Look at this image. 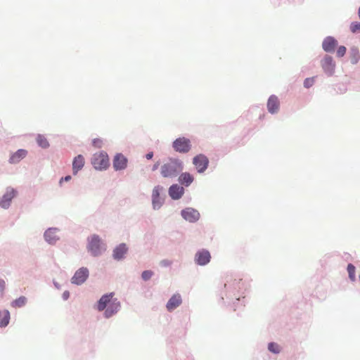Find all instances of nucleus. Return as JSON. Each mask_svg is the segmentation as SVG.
Here are the masks:
<instances>
[{
	"mask_svg": "<svg viewBox=\"0 0 360 360\" xmlns=\"http://www.w3.org/2000/svg\"><path fill=\"white\" fill-rule=\"evenodd\" d=\"M112 294H106L101 297L98 304V309L103 311L105 309V316L107 318L110 317L112 314L117 312L120 307V303L115 301H112Z\"/></svg>",
	"mask_w": 360,
	"mask_h": 360,
	"instance_id": "obj_1",
	"label": "nucleus"
},
{
	"mask_svg": "<svg viewBox=\"0 0 360 360\" xmlns=\"http://www.w3.org/2000/svg\"><path fill=\"white\" fill-rule=\"evenodd\" d=\"M183 169L182 163L178 160H170L161 167V174L165 178L176 176Z\"/></svg>",
	"mask_w": 360,
	"mask_h": 360,
	"instance_id": "obj_2",
	"label": "nucleus"
},
{
	"mask_svg": "<svg viewBox=\"0 0 360 360\" xmlns=\"http://www.w3.org/2000/svg\"><path fill=\"white\" fill-rule=\"evenodd\" d=\"M92 165L96 169H105L109 166L108 155L105 152H100L94 155Z\"/></svg>",
	"mask_w": 360,
	"mask_h": 360,
	"instance_id": "obj_3",
	"label": "nucleus"
},
{
	"mask_svg": "<svg viewBox=\"0 0 360 360\" xmlns=\"http://www.w3.org/2000/svg\"><path fill=\"white\" fill-rule=\"evenodd\" d=\"M173 148L176 152L186 153L191 150V141L185 137L178 138L173 142Z\"/></svg>",
	"mask_w": 360,
	"mask_h": 360,
	"instance_id": "obj_4",
	"label": "nucleus"
},
{
	"mask_svg": "<svg viewBox=\"0 0 360 360\" xmlns=\"http://www.w3.org/2000/svg\"><path fill=\"white\" fill-rule=\"evenodd\" d=\"M193 164L199 173H202L208 167L209 160L205 155L199 154L193 158Z\"/></svg>",
	"mask_w": 360,
	"mask_h": 360,
	"instance_id": "obj_5",
	"label": "nucleus"
},
{
	"mask_svg": "<svg viewBox=\"0 0 360 360\" xmlns=\"http://www.w3.org/2000/svg\"><path fill=\"white\" fill-rule=\"evenodd\" d=\"M88 250L94 256H97L101 252V240L98 236L94 235L89 240Z\"/></svg>",
	"mask_w": 360,
	"mask_h": 360,
	"instance_id": "obj_6",
	"label": "nucleus"
},
{
	"mask_svg": "<svg viewBox=\"0 0 360 360\" xmlns=\"http://www.w3.org/2000/svg\"><path fill=\"white\" fill-rule=\"evenodd\" d=\"M89 276V271L86 268L82 267L78 269L72 276V283L77 285L83 283Z\"/></svg>",
	"mask_w": 360,
	"mask_h": 360,
	"instance_id": "obj_7",
	"label": "nucleus"
},
{
	"mask_svg": "<svg viewBox=\"0 0 360 360\" xmlns=\"http://www.w3.org/2000/svg\"><path fill=\"white\" fill-rule=\"evenodd\" d=\"M181 216L189 222H195L200 218V213L193 208L187 207L181 211Z\"/></svg>",
	"mask_w": 360,
	"mask_h": 360,
	"instance_id": "obj_8",
	"label": "nucleus"
},
{
	"mask_svg": "<svg viewBox=\"0 0 360 360\" xmlns=\"http://www.w3.org/2000/svg\"><path fill=\"white\" fill-rule=\"evenodd\" d=\"M16 192L12 188H8L6 193L2 196L0 200V206L4 209L10 206L12 199L15 196Z\"/></svg>",
	"mask_w": 360,
	"mask_h": 360,
	"instance_id": "obj_9",
	"label": "nucleus"
},
{
	"mask_svg": "<svg viewBox=\"0 0 360 360\" xmlns=\"http://www.w3.org/2000/svg\"><path fill=\"white\" fill-rule=\"evenodd\" d=\"M127 159L124 155L117 153L113 159V167L115 170L124 169L127 166Z\"/></svg>",
	"mask_w": 360,
	"mask_h": 360,
	"instance_id": "obj_10",
	"label": "nucleus"
},
{
	"mask_svg": "<svg viewBox=\"0 0 360 360\" xmlns=\"http://www.w3.org/2000/svg\"><path fill=\"white\" fill-rule=\"evenodd\" d=\"M162 188L160 186H155L153 189L152 203L155 210L159 209L162 205L163 200L160 196V192L162 191Z\"/></svg>",
	"mask_w": 360,
	"mask_h": 360,
	"instance_id": "obj_11",
	"label": "nucleus"
},
{
	"mask_svg": "<svg viewBox=\"0 0 360 360\" xmlns=\"http://www.w3.org/2000/svg\"><path fill=\"white\" fill-rule=\"evenodd\" d=\"M210 254L207 250H202L195 255V261L199 265H205L210 261Z\"/></svg>",
	"mask_w": 360,
	"mask_h": 360,
	"instance_id": "obj_12",
	"label": "nucleus"
},
{
	"mask_svg": "<svg viewBox=\"0 0 360 360\" xmlns=\"http://www.w3.org/2000/svg\"><path fill=\"white\" fill-rule=\"evenodd\" d=\"M184 193V189L182 186L178 184H174L169 188V194L174 200H178L181 198Z\"/></svg>",
	"mask_w": 360,
	"mask_h": 360,
	"instance_id": "obj_13",
	"label": "nucleus"
},
{
	"mask_svg": "<svg viewBox=\"0 0 360 360\" xmlns=\"http://www.w3.org/2000/svg\"><path fill=\"white\" fill-rule=\"evenodd\" d=\"M321 65L326 73L329 75L333 74L335 68V63L333 62L332 57L326 56L322 60Z\"/></svg>",
	"mask_w": 360,
	"mask_h": 360,
	"instance_id": "obj_14",
	"label": "nucleus"
},
{
	"mask_svg": "<svg viewBox=\"0 0 360 360\" xmlns=\"http://www.w3.org/2000/svg\"><path fill=\"white\" fill-rule=\"evenodd\" d=\"M280 106V102L277 96L272 95L269 97L267 102V108L269 112L275 113L276 112Z\"/></svg>",
	"mask_w": 360,
	"mask_h": 360,
	"instance_id": "obj_15",
	"label": "nucleus"
},
{
	"mask_svg": "<svg viewBox=\"0 0 360 360\" xmlns=\"http://www.w3.org/2000/svg\"><path fill=\"white\" fill-rule=\"evenodd\" d=\"M338 42L333 37H328L323 40L322 47L326 52H333Z\"/></svg>",
	"mask_w": 360,
	"mask_h": 360,
	"instance_id": "obj_16",
	"label": "nucleus"
},
{
	"mask_svg": "<svg viewBox=\"0 0 360 360\" xmlns=\"http://www.w3.org/2000/svg\"><path fill=\"white\" fill-rule=\"evenodd\" d=\"M84 165V158L82 155L76 156L72 162L73 174L76 175L77 172L82 169Z\"/></svg>",
	"mask_w": 360,
	"mask_h": 360,
	"instance_id": "obj_17",
	"label": "nucleus"
},
{
	"mask_svg": "<svg viewBox=\"0 0 360 360\" xmlns=\"http://www.w3.org/2000/svg\"><path fill=\"white\" fill-rule=\"evenodd\" d=\"M181 303V298L179 295H174L167 304V308L172 311L176 308Z\"/></svg>",
	"mask_w": 360,
	"mask_h": 360,
	"instance_id": "obj_18",
	"label": "nucleus"
},
{
	"mask_svg": "<svg viewBox=\"0 0 360 360\" xmlns=\"http://www.w3.org/2000/svg\"><path fill=\"white\" fill-rule=\"evenodd\" d=\"M27 150L23 149H20L15 153H13L9 160L10 163L15 164L20 162L22 159H23L27 155Z\"/></svg>",
	"mask_w": 360,
	"mask_h": 360,
	"instance_id": "obj_19",
	"label": "nucleus"
},
{
	"mask_svg": "<svg viewBox=\"0 0 360 360\" xmlns=\"http://www.w3.org/2000/svg\"><path fill=\"white\" fill-rule=\"evenodd\" d=\"M127 252V248L125 244H120L113 251V257L116 259H120Z\"/></svg>",
	"mask_w": 360,
	"mask_h": 360,
	"instance_id": "obj_20",
	"label": "nucleus"
},
{
	"mask_svg": "<svg viewBox=\"0 0 360 360\" xmlns=\"http://www.w3.org/2000/svg\"><path fill=\"white\" fill-rule=\"evenodd\" d=\"M45 240L49 243H53L58 239V236L56 235V229H49L44 233Z\"/></svg>",
	"mask_w": 360,
	"mask_h": 360,
	"instance_id": "obj_21",
	"label": "nucleus"
},
{
	"mask_svg": "<svg viewBox=\"0 0 360 360\" xmlns=\"http://www.w3.org/2000/svg\"><path fill=\"white\" fill-rule=\"evenodd\" d=\"M179 181L181 184L188 186L193 181V177L190 173L184 172L180 175Z\"/></svg>",
	"mask_w": 360,
	"mask_h": 360,
	"instance_id": "obj_22",
	"label": "nucleus"
},
{
	"mask_svg": "<svg viewBox=\"0 0 360 360\" xmlns=\"http://www.w3.org/2000/svg\"><path fill=\"white\" fill-rule=\"evenodd\" d=\"M10 321V313L8 310L0 311V327L8 326Z\"/></svg>",
	"mask_w": 360,
	"mask_h": 360,
	"instance_id": "obj_23",
	"label": "nucleus"
},
{
	"mask_svg": "<svg viewBox=\"0 0 360 360\" xmlns=\"http://www.w3.org/2000/svg\"><path fill=\"white\" fill-rule=\"evenodd\" d=\"M350 54L352 63H356L359 58V49L356 47H353L350 50Z\"/></svg>",
	"mask_w": 360,
	"mask_h": 360,
	"instance_id": "obj_24",
	"label": "nucleus"
},
{
	"mask_svg": "<svg viewBox=\"0 0 360 360\" xmlns=\"http://www.w3.org/2000/svg\"><path fill=\"white\" fill-rule=\"evenodd\" d=\"M347 271L349 274V277L352 281L355 280V266L352 264H349L347 266Z\"/></svg>",
	"mask_w": 360,
	"mask_h": 360,
	"instance_id": "obj_25",
	"label": "nucleus"
},
{
	"mask_svg": "<svg viewBox=\"0 0 360 360\" xmlns=\"http://www.w3.org/2000/svg\"><path fill=\"white\" fill-rule=\"evenodd\" d=\"M26 302V298L25 297H20L18 300L13 302L12 305L15 307H20L25 305Z\"/></svg>",
	"mask_w": 360,
	"mask_h": 360,
	"instance_id": "obj_26",
	"label": "nucleus"
},
{
	"mask_svg": "<svg viewBox=\"0 0 360 360\" xmlns=\"http://www.w3.org/2000/svg\"><path fill=\"white\" fill-rule=\"evenodd\" d=\"M37 141L38 144L40 146H41L42 148H47L49 145L47 139L42 136H39L37 137Z\"/></svg>",
	"mask_w": 360,
	"mask_h": 360,
	"instance_id": "obj_27",
	"label": "nucleus"
},
{
	"mask_svg": "<svg viewBox=\"0 0 360 360\" xmlns=\"http://www.w3.org/2000/svg\"><path fill=\"white\" fill-rule=\"evenodd\" d=\"M350 30L352 33L360 32V22H354L350 25Z\"/></svg>",
	"mask_w": 360,
	"mask_h": 360,
	"instance_id": "obj_28",
	"label": "nucleus"
},
{
	"mask_svg": "<svg viewBox=\"0 0 360 360\" xmlns=\"http://www.w3.org/2000/svg\"><path fill=\"white\" fill-rule=\"evenodd\" d=\"M268 349L273 353H278L280 352L279 346L274 342H271L269 344Z\"/></svg>",
	"mask_w": 360,
	"mask_h": 360,
	"instance_id": "obj_29",
	"label": "nucleus"
},
{
	"mask_svg": "<svg viewBox=\"0 0 360 360\" xmlns=\"http://www.w3.org/2000/svg\"><path fill=\"white\" fill-rule=\"evenodd\" d=\"M103 140L99 138L94 139L92 141L93 146L97 148H101L103 146Z\"/></svg>",
	"mask_w": 360,
	"mask_h": 360,
	"instance_id": "obj_30",
	"label": "nucleus"
},
{
	"mask_svg": "<svg viewBox=\"0 0 360 360\" xmlns=\"http://www.w3.org/2000/svg\"><path fill=\"white\" fill-rule=\"evenodd\" d=\"M153 274V273L152 271L147 270V271H144L142 273L141 277L144 281H147V280H149L152 277Z\"/></svg>",
	"mask_w": 360,
	"mask_h": 360,
	"instance_id": "obj_31",
	"label": "nucleus"
},
{
	"mask_svg": "<svg viewBox=\"0 0 360 360\" xmlns=\"http://www.w3.org/2000/svg\"><path fill=\"white\" fill-rule=\"evenodd\" d=\"M347 49L344 46H340L338 47L337 50V56L338 57H342L345 56L346 53Z\"/></svg>",
	"mask_w": 360,
	"mask_h": 360,
	"instance_id": "obj_32",
	"label": "nucleus"
},
{
	"mask_svg": "<svg viewBox=\"0 0 360 360\" xmlns=\"http://www.w3.org/2000/svg\"><path fill=\"white\" fill-rule=\"evenodd\" d=\"M314 77H311V78H307V79L304 80V86L306 88H309L310 86H311L314 84Z\"/></svg>",
	"mask_w": 360,
	"mask_h": 360,
	"instance_id": "obj_33",
	"label": "nucleus"
},
{
	"mask_svg": "<svg viewBox=\"0 0 360 360\" xmlns=\"http://www.w3.org/2000/svg\"><path fill=\"white\" fill-rule=\"evenodd\" d=\"M5 287V282L3 280H0V290H4Z\"/></svg>",
	"mask_w": 360,
	"mask_h": 360,
	"instance_id": "obj_34",
	"label": "nucleus"
},
{
	"mask_svg": "<svg viewBox=\"0 0 360 360\" xmlns=\"http://www.w3.org/2000/svg\"><path fill=\"white\" fill-rule=\"evenodd\" d=\"M70 179H71V176H66L64 179H63V178H62V179L60 180V184H61V183H62V181H63V180H65V181H69V180H70Z\"/></svg>",
	"mask_w": 360,
	"mask_h": 360,
	"instance_id": "obj_35",
	"label": "nucleus"
},
{
	"mask_svg": "<svg viewBox=\"0 0 360 360\" xmlns=\"http://www.w3.org/2000/svg\"><path fill=\"white\" fill-rule=\"evenodd\" d=\"M153 152H150V153L146 154V158L148 160H150L153 158Z\"/></svg>",
	"mask_w": 360,
	"mask_h": 360,
	"instance_id": "obj_36",
	"label": "nucleus"
},
{
	"mask_svg": "<svg viewBox=\"0 0 360 360\" xmlns=\"http://www.w3.org/2000/svg\"><path fill=\"white\" fill-rule=\"evenodd\" d=\"M158 167H159V163H158V162L155 163V164L153 165V171L156 170V169L158 168Z\"/></svg>",
	"mask_w": 360,
	"mask_h": 360,
	"instance_id": "obj_37",
	"label": "nucleus"
},
{
	"mask_svg": "<svg viewBox=\"0 0 360 360\" xmlns=\"http://www.w3.org/2000/svg\"><path fill=\"white\" fill-rule=\"evenodd\" d=\"M162 263L164 264V265H169L170 264V262H167V261H162Z\"/></svg>",
	"mask_w": 360,
	"mask_h": 360,
	"instance_id": "obj_38",
	"label": "nucleus"
},
{
	"mask_svg": "<svg viewBox=\"0 0 360 360\" xmlns=\"http://www.w3.org/2000/svg\"><path fill=\"white\" fill-rule=\"evenodd\" d=\"M68 297V294H64V300H67Z\"/></svg>",
	"mask_w": 360,
	"mask_h": 360,
	"instance_id": "obj_39",
	"label": "nucleus"
},
{
	"mask_svg": "<svg viewBox=\"0 0 360 360\" xmlns=\"http://www.w3.org/2000/svg\"><path fill=\"white\" fill-rule=\"evenodd\" d=\"M359 280H360V274H359Z\"/></svg>",
	"mask_w": 360,
	"mask_h": 360,
	"instance_id": "obj_40",
	"label": "nucleus"
}]
</instances>
